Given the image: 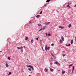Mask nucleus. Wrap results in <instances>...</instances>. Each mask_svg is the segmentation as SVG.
<instances>
[{
  "label": "nucleus",
  "mask_w": 76,
  "mask_h": 76,
  "mask_svg": "<svg viewBox=\"0 0 76 76\" xmlns=\"http://www.w3.org/2000/svg\"><path fill=\"white\" fill-rule=\"evenodd\" d=\"M50 0H47L46 1V2L47 3L48 2H49V1H50Z\"/></svg>",
  "instance_id": "nucleus-28"
},
{
  "label": "nucleus",
  "mask_w": 76,
  "mask_h": 76,
  "mask_svg": "<svg viewBox=\"0 0 76 76\" xmlns=\"http://www.w3.org/2000/svg\"><path fill=\"white\" fill-rule=\"evenodd\" d=\"M6 66L7 67H9V65L7 64V63H6Z\"/></svg>",
  "instance_id": "nucleus-9"
},
{
  "label": "nucleus",
  "mask_w": 76,
  "mask_h": 76,
  "mask_svg": "<svg viewBox=\"0 0 76 76\" xmlns=\"http://www.w3.org/2000/svg\"><path fill=\"white\" fill-rule=\"evenodd\" d=\"M75 41H76V36H75Z\"/></svg>",
  "instance_id": "nucleus-47"
},
{
  "label": "nucleus",
  "mask_w": 76,
  "mask_h": 76,
  "mask_svg": "<svg viewBox=\"0 0 76 76\" xmlns=\"http://www.w3.org/2000/svg\"><path fill=\"white\" fill-rule=\"evenodd\" d=\"M42 11H41L40 12V14H42Z\"/></svg>",
  "instance_id": "nucleus-29"
},
{
  "label": "nucleus",
  "mask_w": 76,
  "mask_h": 76,
  "mask_svg": "<svg viewBox=\"0 0 76 76\" xmlns=\"http://www.w3.org/2000/svg\"><path fill=\"white\" fill-rule=\"evenodd\" d=\"M64 53H65L64 51H63L62 53L64 54Z\"/></svg>",
  "instance_id": "nucleus-40"
},
{
  "label": "nucleus",
  "mask_w": 76,
  "mask_h": 76,
  "mask_svg": "<svg viewBox=\"0 0 76 76\" xmlns=\"http://www.w3.org/2000/svg\"><path fill=\"white\" fill-rule=\"evenodd\" d=\"M29 23H31V22Z\"/></svg>",
  "instance_id": "nucleus-52"
},
{
  "label": "nucleus",
  "mask_w": 76,
  "mask_h": 76,
  "mask_svg": "<svg viewBox=\"0 0 76 76\" xmlns=\"http://www.w3.org/2000/svg\"><path fill=\"white\" fill-rule=\"evenodd\" d=\"M66 7H68V8H69V9H70V8H71V7H70V6H69V5H67Z\"/></svg>",
  "instance_id": "nucleus-8"
},
{
  "label": "nucleus",
  "mask_w": 76,
  "mask_h": 76,
  "mask_svg": "<svg viewBox=\"0 0 76 76\" xmlns=\"http://www.w3.org/2000/svg\"><path fill=\"white\" fill-rule=\"evenodd\" d=\"M2 51H0V53H1V52Z\"/></svg>",
  "instance_id": "nucleus-54"
},
{
  "label": "nucleus",
  "mask_w": 76,
  "mask_h": 76,
  "mask_svg": "<svg viewBox=\"0 0 76 76\" xmlns=\"http://www.w3.org/2000/svg\"><path fill=\"white\" fill-rule=\"evenodd\" d=\"M71 45H70V44H69V45H68V46H70Z\"/></svg>",
  "instance_id": "nucleus-42"
},
{
  "label": "nucleus",
  "mask_w": 76,
  "mask_h": 76,
  "mask_svg": "<svg viewBox=\"0 0 76 76\" xmlns=\"http://www.w3.org/2000/svg\"><path fill=\"white\" fill-rule=\"evenodd\" d=\"M73 71H74V70H73V69H72V73H73Z\"/></svg>",
  "instance_id": "nucleus-50"
},
{
  "label": "nucleus",
  "mask_w": 76,
  "mask_h": 76,
  "mask_svg": "<svg viewBox=\"0 0 76 76\" xmlns=\"http://www.w3.org/2000/svg\"><path fill=\"white\" fill-rule=\"evenodd\" d=\"M32 66L31 65H29V66H28V67H32Z\"/></svg>",
  "instance_id": "nucleus-25"
},
{
  "label": "nucleus",
  "mask_w": 76,
  "mask_h": 76,
  "mask_svg": "<svg viewBox=\"0 0 76 76\" xmlns=\"http://www.w3.org/2000/svg\"><path fill=\"white\" fill-rule=\"evenodd\" d=\"M38 25L39 26H42V25H41L40 24H38Z\"/></svg>",
  "instance_id": "nucleus-22"
},
{
  "label": "nucleus",
  "mask_w": 76,
  "mask_h": 76,
  "mask_svg": "<svg viewBox=\"0 0 76 76\" xmlns=\"http://www.w3.org/2000/svg\"><path fill=\"white\" fill-rule=\"evenodd\" d=\"M17 48L18 49H20V48L19 47H17Z\"/></svg>",
  "instance_id": "nucleus-30"
},
{
  "label": "nucleus",
  "mask_w": 76,
  "mask_h": 76,
  "mask_svg": "<svg viewBox=\"0 0 76 76\" xmlns=\"http://www.w3.org/2000/svg\"><path fill=\"white\" fill-rule=\"evenodd\" d=\"M58 27L61 29H63L64 28V27H63L61 26H59Z\"/></svg>",
  "instance_id": "nucleus-1"
},
{
  "label": "nucleus",
  "mask_w": 76,
  "mask_h": 76,
  "mask_svg": "<svg viewBox=\"0 0 76 76\" xmlns=\"http://www.w3.org/2000/svg\"><path fill=\"white\" fill-rule=\"evenodd\" d=\"M45 28H46V26H44V27L43 28V30H44V29H45Z\"/></svg>",
  "instance_id": "nucleus-24"
},
{
  "label": "nucleus",
  "mask_w": 76,
  "mask_h": 76,
  "mask_svg": "<svg viewBox=\"0 0 76 76\" xmlns=\"http://www.w3.org/2000/svg\"><path fill=\"white\" fill-rule=\"evenodd\" d=\"M31 68L32 70H34V67H33V66H32L31 67Z\"/></svg>",
  "instance_id": "nucleus-27"
},
{
  "label": "nucleus",
  "mask_w": 76,
  "mask_h": 76,
  "mask_svg": "<svg viewBox=\"0 0 76 76\" xmlns=\"http://www.w3.org/2000/svg\"><path fill=\"white\" fill-rule=\"evenodd\" d=\"M52 46H53L54 45V44L53 43L51 44Z\"/></svg>",
  "instance_id": "nucleus-41"
},
{
  "label": "nucleus",
  "mask_w": 76,
  "mask_h": 76,
  "mask_svg": "<svg viewBox=\"0 0 76 76\" xmlns=\"http://www.w3.org/2000/svg\"><path fill=\"white\" fill-rule=\"evenodd\" d=\"M47 50H49L50 49V47H48V48H47Z\"/></svg>",
  "instance_id": "nucleus-36"
},
{
  "label": "nucleus",
  "mask_w": 76,
  "mask_h": 76,
  "mask_svg": "<svg viewBox=\"0 0 76 76\" xmlns=\"http://www.w3.org/2000/svg\"><path fill=\"white\" fill-rule=\"evenodd\" d=\"M23 48V47L21 46V47L20 48V49H22V48Z\"/></svg>",
  "instance_id": "nucleus-38"
},
{
  "label": "nucleus",
  "mask_w": 76,
  "mask_h": 76,
  "mask_svg": "<svg viewBox=\"0 0 76 76\" xmlns=\"http://www.w3.org/2000/svg\"><path fill=\"white\" fill-rule=\"evenodd\" d=\"M59 42L60 43H62V42H63V41L61 40V39H60Z\"/></svg>",
  "instance_id": "nucleus-14"
},
{
  "label": "nucleus",
  "mask_w": 76,
  "mask_h": 76,
  "mask_svg": "<svg viewBox=\"0 0 76 76\" xmlns=\"http://www.w3.org/2000/svg\"><path fill=\"white\" fill-rule=\"evenodd\" d=\"M55 64H58V62H57V61H56Z\"/></svg>",
  "instance_id": "nucleus-31"
},
{
  "label": "nucleus",
  "mask_w": 76,
  "mask_h": 76,
  "mask_svg": "<svg viewBox=\"0 0 76 76\" xmlns=\"http://www.w3.org/2000/svg\"><path fill=\"white\" fill-rule=\"evenodd\" d=\"M65 73V71H64L63 70H62V75H64Z\"/></svg>",
  "instance_id": "nucleus-4"
},
{
  "label": "nucleus",
  "mask_w": 76,
  "mask_h": 76,
  "mask_svg": "<svg viewBox=\"0 0 76 76\" xmlns=\"http://www.w3.org/2000/svg\"><path fill=\"white\" fill-rule=\"evenodd\" d=\"M31 73H32V71L31 72Z\"/></svg>",
  "instance_id": "nucleus-53"
},
{
  "label": "nucleus",
  "mask_w": 76,
  "mask_h": 76,
  "mask_svg": "<svg viewBox=\"0 0 76 76\" xmlns=\"http://www.w3.org/2000/svg\"><path fill=\"white\" fill-rule=\"evenodd\" d=\"M24 48H25V46H24Z\"/></svg>",
  "instance_id": "nucleus-56"
},
{
  "label": "nucleus",
  "mask_w": 76,
  "mask_h": 76,
  "mask_svg": "<svg viewBox=\"0 0 76 76\" xmlns=\"http://www.w3.org/2000/svg\"><path fill=\"white\" fill-rule=\"evenodd\" d=\"M21 52H23V49H22L21 50Z\"/></svg>",
  "instance_id": "nucleus-43"
},
{
  "label": "nucleus",
  "mask_w": 76,
  "mask_h": 76,
  "mask_svg": "<svg viewBox=\"0 0 76 76\" xmlns=\"http://www.w3.org/2000/svg\"><path fill=\"white\" fill-rule=\"evenodd\" d=\"M26 66H27V67H29V66H28V65H27Z\"/></svg>",
  "instance_id": "nucleus-44"
},
{
  "label": "nucleus",
  "mask_w": 76,
  "mask_h": 76,
  "mask_svg": "<svg viewBox=\"0 0 76 76\" xmlns=\"http://www.w3.org/2000/svg\"><path fill=\"white\" fill-rule=\"evenodd\" d=\"M39 38V37H38L36 39V40L37 41H38V38Z\"/></svg>",
  "instance_id": "nucleus-26"
},
{
  "label": "nucleus",
  "mask_w": 76,
  "mask_h": 76,
  "mask_svg": "<svg viewBox=\"0 0 76 76\" xmlns=\"http://www.w3.org/2000/svg\"><path fill=\"white\" fill-rule=\"evenodd\" d=\"M45 72H48V69L47 68H45Z\"/></svg>",
  "instance_id": "nucleus-3"
},
{
  "label": "nucleus",
  "mask_w": 76,
  "mask_h": 76,
  "mask_svg": "<svg viewBox=\"0 0 76 76\" xmlns=\"http://www.w3.org/2000/svg\"><path fill=\"white\" fill-rule=\"evenodd\" d=\"M28 70H29L30 72H31V68H28Z\"/></svg>",
  "instance_id": "nucleus-20"
},
{
  "label": "nucleus",
  "mask_w": 76,
  "mask_h": 76,
  "mask_svg": "<svg viewBox=\"0 0 76 76\" xmlns=\"http://www.w3.org/2000/svg\"><path fill=\"white\" fill-rule=\"evenodd\" d=\"M61 38L62 40V41H64V37H63L62 36L61 37Z\"/></svg>",
  "instance_id": "nucleus-6"
},
{
  "label": "nucleus",
  "mask_w": 76,
  "mask_h": 76,
  "mask_svg": "<svg viewBox=\"0 0 76 76\" xmlns=\"http://www.w3.org/2000/svg\"><path fill=\"white\" fill-rule=\"evenodd\" d=\"M33 39L32 38L31 41V43H33Z\"/></svg>",
  "instance_id": "nucleus-15"
},
{
  "label": "nucleus",
  "mask_w": 76,
  "mask_h": 76,
  "mask_svg": "<svg viewBox=\"0 0 76 76\" xmlns=\"http://www.w3.org/2000/svg\"><path fill=\"white\" fill-rule=\"evenodd\" d=\"M76 7V4L74 6V7Z\"/></svg>",
  "instance_id": "nucleus-49"
},
{
  "label": "nucleus",
  "mask_w": 76,
  "mask_h": 76,
  "mask_svg": "<svg viewBox=\"0 0 76 76\" xmlns=\"http://www.w3.org/2000/svg\"><path fill=\"white\" fill-rule=\"evenodd\" d=\"M73 39H72L71 41V44H73Z\"/></svg>",
  "instance_id": "nucleus-16"
},
{
  "label": "nucleus",
  "mask_w": 76,
  "mask_h": 76,
  "mask_svg": "<svg viewBox=\"0 0 76 76\" xmlns=\"http://www.w3.org/2000/svg\"><path fill=\"white\" fill-rule=\"evenodd\" d=\"M66 45V46H69V45L67 44Z\"/></svg>",
  "instance_id": "nucleus-48"
},
{
  "label": "nucleus",
  "mask_w": 76,
  "mask_h": 76,
  "mask_svg": "<svg viewBox=\"0 0 76 76\" xmlns=\"http://www.w3.org/2000/svg\"><path fill=\"white\" fill-rule=\"evenodd\" d=\"M52 35L50 34V33L49 32V33L48 34V36H51Z\"/></svg>",
  "instance_id": "nucleus-13"
},
{
  "label": "nucleus",
  "mask_w": 76,
  "mask_h": 76,
  "mask_svg": "<svg viewBox=\"0 0 76 76\" xmlns=\"http://www.w3.org/2000/svg\"><path fill=\"white\" fill-rule=\"evenodd\" d=\"M47 45H46L45 46V50L46 51H47Z\"/></svg>",
  "instance_id": "nucleus-5"
},
{
  "label": "nucleus",
  "mask_w": 76,
  "mask_h": 76,
  "mask_svg": "<svg viewBox=\"0 0 76 76\" xmlns=\"http://www.w3.org/2000/svg\"><path fill=\"white\" fill-rule=\"evenodd\" d=\"M73 64H72L69 65V66H73Z\"/></svg>",
  "instance_id": "nucleus-33"
},
{
  "label": "nucleus",
  "mask_w": 76,
  "mask_h": 76,
  "mask_svg": "<svg viewBox=\"0 0 76 76\" xmlns=\"http://www.w3.org/2000/svg\"><path fill=\"white\" fill-rule=\"evenodd\" d=\"M50 65H52V64H53V63H50Z\"/></svg>",
  "instance_id": "nucleus-45"
},
{
  "label": "nucleus",
  "mask_w": 76,
  "mask_h": 76,
  "mask_svg": "<svg viewBox=\"0 0 76 76\" xmlns=\"http://www.w3.org/2000/svg\"><path fill=\"white\" fill-rule=\"evenodd\" d=\"M28 37H26V38H25V40H26V41H27V40H28Z\"/></svg>",
  "instance_id": "nucleus-11"
},
{
  "label": "nucleus",
  "mask_w": 76,
  "mask_h": 76,
  "mask_svg": "<svg viewBox=\"0 0 76 76\" xmlns=\"http://www.w3.org/2000/svg\"><path fill=\"white\" fill-rule=\"evenodd\" d=\"M8 60H10V59H11V58H10V57H8Z\"/></svg>",
  "instance_id": "nucleus-19"
},
{
  "label": "nucleus",
  "mask_w": 76,
  "mask_h": 76,
  "mask_svg": "<svg viewBox=\"0 0 76 76\" xmlns=\"http://www.w3.org/2000/svg\"><path fill=\"white\" fill-rule=\"evenodd\" d=\"M12 74V72H9L8 74V75H10Z\"/></svg>",
  "instance_id": "nucleus-21"
},
{
  "label": "nucleus",
  "mask_w": 76,
  "mask_h": 76,
  "mask_svg": "<svg viewBox=\"0 0 76 76\" xmlns=\"http://www.w3.org/2000/svg\"><path fill=\"white\" fill-rule=\"evenodd\" d=\"M70 66H69V68H70Z\"/></svg>",
  "instance_id": "nucleus-55"
},
{
  "label": "nucleus",
  "mask_w": 76,
  "mask_h": 76,
  "mask_svg": "<svg viewBox=\"0 0 76 76\" xmlns=\"http://www.w3.org/2000/svg\"><path fill=\"white\" fill-rule=\"evenodd\" d=\"M50 70L51 71V72H53L54 71V69H52L51 68H50Z\"/></svg>",
  "instance_id": "nucleus-7"
},
{
  "label": "nucleus",
  "mask_w": 76,
  "mask_h": 76,
  "mask_svg": "<svg viewBox=\"0 0 76 76\" xmlns=\"http://www.w3.org/2000/svg\"><path fill=\"white\" fill-rule=\"evenodd\" d=\"M42 40H40V44H41V43H42Z\"/></svg>",
  "instance_id": "nucleus-37"
},
{
  "label": "nucleus",
  "mask_w": 76,
  "mask_h": 76,
  "mask_svg": "<svg viewBox=\"0 0 76 76\" xmlns=\"http://www.w3.org/2000/svg\"><path fill=\"white\" fill-rule=\"evenodd\" d=\"M63 57H64V56H66V55H62Z\"/></svg>",
  "instance_id": "nucleus-39"
},
{
  "label": "nucleus",
  "mask_w": 76,
  "mask_h": 76,
  "mask_svg": "<svg viewBox=\"0 0 76 76\" xmlns=\"http://www.w3.org/2000/svg\"><path fill=\"white\" fill-rule=\"evenodd\" d=\"M50 22H48V23H45V25H49V24H50Z\"/></svg>",
  "instance_id": "nucleus-2"
},
{
  "label": "nucleus",
  "mask_w": 76,
  "mask_h": 76,
  "mask_svg": "<svg viewBox=\"0 0 76 76\" xmlns=\"http://www.w3.org/2000/svg\"><path fill=\"white\" fill-rule=\"evenodd\" d=\"M45 34H46V36H48V34H47V33H45Z\"/></svg>",
  "instance_id": "nucleus-35"
},
{
  "label": "nucleus",
  "mask_w": 76,
  "mask_h": 76,
  "mask_svg": "<svg viewBox=\"0 0 76 76\" xmlns=\"http://www.w3.org/2000/svg\"><path fill=\"white\" fill-rule=\"evenodd\" d=\"M42 50H43L44 51V49H43V47H42Z\"/></svg>",
  "instance_id": "nucleus-51"
},
{
  "label": "nucleus",
  "mask_w": 76,
  "mask_h": 76,
  "mask_svg": "<svg viewBox=\"0 0 76 76\" xmlns=\"http://www.w3.org/2000/svg\"><path fill=\"white\" fill-rule=\"evenodd\" d=\"M60 70H58V72H60Z\"/></svg>",
  "instance_id": "nucleus-46"
},
{
  "label": "nucleus",
  "mask_w": 76,
  "mask_h": 76,
  "mask_svg": "<svg viewBox=\"0 0 76 76\" xmlns=\"http://www.w3.org/2000/svg\"><path fill=\"white\" fill-rule=\"evenodd\" d=\"M40 17V15H37L36 17V18H39Z\"/></svg>",
  "instance_id": "nucleus-12"
},
{
  "label": "nucleus",
  "mask_w": 76,
  "mask_h": 76,
  "mask_svg": "<svg viewBox=\"0 0 76 76\" xmlns=\"http://www.w3.org/2000/svg\"><path fill=\"white\" fill-rule=\"evenodd\" d=\"M72 4V3L71 2H68V3H67V4H68L69 5L70 4Z\"/></svg>",
  "instance_id": "nucleus-10"
},
{
  "label": "nucleus",
  "mask_w": 76,
  "mask_h": 76,
  "mask_svg": "<svg viewBox=\"0 0 76 76\" xmlns=\"http://www.w3.org/2000/svg\"><path fill=\"white\" fill-rule=\"evenodd\" d=\"M43 29V28H41L39 30H38V31H42Z\"/></svg>",
  "instance_id": "nucleus-18"
},
{
  "label": "nucleus",
  "mask_w": 76,
  "mask_h": 76,
  "mask_svg": "<svg viewBox=\"0 0 76 76\" xmlns=\"http://www.w3.org/2000/svg\"><path fill=\"white\" fill-rule=\"evenodd\" d=\"M68 27L69 28H71V24H69V26H68Z\"/></svg>",
  "instance_id": "nucleus-17"
},
{
  "label": "nucleus",
  "mask_w": 76,
  "mask_h": 76,
  "mask_svg": "<svg viewBox=\"0 0 76 76\" xmlns=\"http://www.w3.org/2000/svg\"><path fill=\"white\" fill-rule=\"evenodd\" d=\"M57 64H58V66H60V64L59 63H58Z\"/></svg>",
  "instance_id": "nucleus-34"
},
{
  "label": "nucleus",
  "mask_w": 76,
  "mask_h": 76,
  "mask_svg": "<svg viewBox=\"0 0 76 76\" xmlns=\"http://www.w3.org/2000/svg\"><path fill=\"white\" fill-rule=\"evenodd\" d=\"M72 70H73V71L75 70V66H73Z\"/></svg>",
  "instance_id": "nucleus-23"
},
{
  "label": "nucleus",
  "mask_w": 76,
  "mask_h": 76,
  "mask_svg": "<svg viewBox=\"0 0 76 76\" xmlns=\"http://www.w3.org/2000/svg\"><path fill=\"white\" fill-rule=\"evenodd\" d=\"M51 55L52 56H53V57H54V55L52 54V53L51 54Z\"/></svg>",
  "instance_id": "nucleus-32"
}]
</instances>
